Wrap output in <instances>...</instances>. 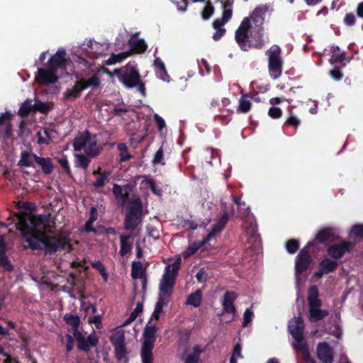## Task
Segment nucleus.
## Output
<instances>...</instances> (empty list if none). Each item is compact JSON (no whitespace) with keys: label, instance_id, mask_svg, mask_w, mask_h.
I'll list each match as a JSON object with an SVG mask.
<instances>
[{"label":"nucleus","instance_id":"de8ad7c7","mask_svg":"<svg viewBox=\"0 0 363 363\" xmlns=\"http://www.w3.org/2000/svg\"><path fill=\"white\" fill-rule=\"evenodd\" d=\"M298 242L296 240L294 239L287 241L286 243V250L290 254L295 253L298 250Z\"/></svg>","mask_w":363,"mask_h":363},{"label":"nucleus","instance_id":"c9c22d12","mask_svg":"<svg viewBox=\"0 0 363 363\" xmlns=\"http://www.w3.org/2000/svg\"><path fill=\"white\" fill-rule=\"evenodd\" d=\"M205 4L204 8L201 12V16L203 21H208L213 15L215 12V7L211 0H208Z\"/></svg>","mask_w":363,"mask_h":363},{"label":"nucleus","instance_id":"6ab92c4d","mask_svg":"<svg viewBox=\"0 0 363 363\" xmlns=\"http://www.w3.org/2000/svg\"><path fill=\"white\" fill-rule=\"evenodd\" d=\"M228 220L229 216L228 213L224 212L218 221L213 225L211 232L207 234V239L211 240L217 233H220L225 228Z\"/></svg>","mask_w":363,"mask_h":363},{"label":"nucleus","instance_id":"58836bf2","mask_svg":"<svg viewBox=\"0 0 363 363\" xmlns=\"http://www.w3.org/2000/svg\"><path fill=\"white\" fill-rule=\"evenodd\" d=\"M0 266L8 272L13 270V266L4 252H0Z\"/></svg>","mask_w":363,"mask_h":363},{"label":"nucleus","instance_id":"1a4fd4ad","mask_svg":"<svg viewBox=\"0 0 363 363\" xmlns=\"http://www.w3.org/2000/svg\"><path fill=\"white\" fill-rule=\"evenodd\" d=\"M113 74L119 77L123 83L128 88L137 86L140 81V75L138 69L130 63L120 69H115Z\"/></svg>","mask_w":363,"mask_h":363},{"label":"nucleus","instance_id":"0eeeda50","mask_svg":"<svg viewBox=\"0 0 363 363\" xmlns=\"http://www.w3.org/2000/svg\"><path fill=\"white\" fill-rule=\"evenodd\" d=\"M156 325H147L144 330V341L141 348L142 363H152V350L156 339Z\"/></svg>","mask_w":363,"mask_h":363},{"label":"nucleus","instance_id":"9b49d317","mask_svg":"<svg viewBox=\"0 0 363 363\" xmlns=\"http://www.w3.org/2000/svg\"><path fill=\"white\" fill-rule=\"evenodd\" d=\"M73 336L76 340L78 349L84 352H88L91 347H96L99 343V339L94 334H91L85 338L79 332L73 333Z\"/></svg>","mask_w":363,"mask_h":363},{"label":"nucleus","instance_id":"7ed1b4c3","mask_svg":"<svg viewBox=\"0 0 363 363\" xmlns=\"http://www.w3.org/2000/svg\"><path fill=\"white\" fill-rule=\"evenodd\" d=\"M73 147L75 151L84 150L85 155L89 157H97L102 150L97 135L91 134L88 130L79 132L73 140Z\"/></svg>","mask_w":363,"mask_h":363},{"label":"nucleus","instance_id":"e433bc0d","mask_svg":"<svg viewBox=\"0 0 363 363\" xmlns=\"http://www.w3.org/2000/svg\"><path fill=\"white\" fill-rule=\"evenodd\" d=\"M308 301L309 306L321 304V301L318 298V291L316 286H313L309 289Z\"/></svg>","mask_w":363,"mask_h":363},{"label":"nucleus","instance_id":"f3484780","mask_svg":"<svg viewBox=\"0 0 363 363\" xmlns=\"http://www.w3.org/2000/svg\"><path fill=\"white\" fill-rule=\"evenodd\" d=\"M311 263V258L306 249H303L296 257V270L297 273L305 271Z\"/></svg>","mask_w":363,"mask_h":363},{"label":"nucleus","instance_id":"603ef678","mask_svg":"<svg viewBox=\"0 0 363 363\" xmlns=\"http://www.w3.org/2000/svg\"><path fill=\"white\" fill-rule=\"evenodd\" d=\"M143 306L142 303H138L135 308L131 312L130 320H135L138 316L139 313L143 311Z\"/></svg>","mask_w":363,"mask_h":363},{"label":"nucleus","instance_id":"69168bd1","mask_svg":"<svg viewBox=\"0 0 363 363\" xmlns=\"http://www.w3.org/2000/svg\"><path fill=\"white\" fill-rule=\"evenodd\" d=\"M225 23H227V22L223 18H218L213 21L212 26L214 29L223 28Z\"/></svg>","mask_w":363,"mask_h":363},{"label":"nucleus","instance_id":"c756f323","mask_svg":"<svg viewBox=\"0 0 363 363\" xmlns=\"http://www.w3.org/2000/svg\"><path fill=\"white\" fill-rule=\"evenodd\" d=\"M202 299L201 290L197 289L195 292L190 294L186 301V305L193 306L195 308L200 306Z\"/></svg>","mask_w":363,"mask_h":363},{"label":"nucleus","instance_id":"3c124183","mask_svg":"<svg viewBox=\"0 0 363 363\" xmlns=\"http://www.w3.org/2000/svg\"><path fill=\"white\" fill-rule=\"evenodd\" d=\"M174 4H176L178 10L183 12L186 11L188 6V0H171Z\"/></svg>","mask_w":363,"mask_h":363},{"label":"nucleus","instance_id":"f03ea898","mask_svg":"<svg viewBox=\"0 0 363 363\" xmlns=\"http://www.w3.org/2000/svg\"><path fill=\"white\" fill-rule=\"evenodd\" d=\"M269 10L267 5L258 6L250 16L242 19L235 33V40L242 50L248 51L264 43L263 24Z\"/></svg>","mask_w":363,"mask_h":363},{"label":"nucleus","instance_id":"5701e85b","mask_svg":"<svg viewBox=\"0 0 363 363\" xmlns=\"http://www.w3.org/2000/svg\"><path fill=\"white\" fill-rule=\"evenodd\" d=\"M321 304H315L310 306V315L309 318L311 321L315 322L323 319L328 315V312L325 310H320V306Z\"/></svg>","mask_w":363,"mask_h":363},{"label":"nucleus","instance_id":"052dcab7","mask_svg":"<svg viewBox=\"0 0 363 363\" xmlns=\"http://www.w3.org/2000/svg\"><path fill=\"white\" fill-rule=\"evenodd\" d=\"M107 176L105 174H101L96 181L93 183V185L95 187H103L105 184V180L106 179Z\"/></svg>","mask_w":363,"mask_h":363},{"label":"nucleus","instance_id":"6e6d98bb","mask_svg":"<svg viewBox=\"0 0 363 363\" xmlns=\"http://www.w3.org/2000/svg\"><path fill=\"white\" fill-rule=\"evenodd\" d=\"M247 242L251 245H253L255 247L258 246L259 245V243H260V236H259V235L257 234V235H250L247 238Z\"/></svg>","mask_w":363,"mask_h":363},{"label":"nucleus","instance_id":"cd10ccee","mask_svg":"<svg viewBox=\"0 0 363 363\" xmlns=\"http://www.w3.org/2000/svg\"><path fill=\"white\" fill-rule=\"evenodd\" d=\"M64 320L65 323L72 327V330L73 333H79V325H80V318L77 315L72 314H66L64 316Z\"/></svg>","mask_w":363,"mask_h":363},{"label":"nucleus","instance_id":"f257e3e1","mask_svg":"<svg viewBox=\"0 0 363 363\" xmlns=\"http://www.w3.org/2000/svg\"><path fill=\"white\" fill-rule=\"evenodd\" d=\"M16 227L32 250H43L47 254L53 255L67 247H71L68 236L55 233L48 220L41 215L21 217Z\"/></svg>","mask_w":363,"mask_h":363},{"label":"nucleus","instance_id":"bf43d9fd","mask_svg":"<svg viewBox=\"0 0 363 363\" xmlns=\"http://www.w3.org/2000/svg\"><path fill=\"white\" fill-rule=\"evenodd\" d=\"M65 337H66V340H67L66 350H67V352H69L74 348V339H73V337L71 335H69V334H67L65 335Z\"/></svg>","mask_w":363,"mask_h":363},{"label":"nucleus","instance_id":"a878e982","mask_svg":"<svg viewBox=\"0 0 363 363\" xmlns=\"http://www.w3.org/2000/svg\"><path fill=\"white\" fill-rule=\"evenodd\" d=\"M128 44L131 48V50L136 53H143L147 49V45L143 39L133 40L130 39Z\"/></svg>","mask_w":363,"mask_h":363},{"label":"nucleus","instance_id":"8fccbe9b","mask_svg":"<svg viewBox=\"0 0 363 363\" xmlns=\"http://www.w3.org/2000/svg\"><path fill=\"white\" fill-rule=\"evenodd\" d=\"M145 137H146V133H144V134L133 133L130 138V143L133 145H137L138 143L142 142L145 139Z\"/></svg>","mask_w":363,"mask_h":363},{"label":"nucleus","instance_id":"864d4df0","mask_svg":"<svg viewBox=\"0 0 363 363\" xmlns=\"http://www.w3.org/2000/svg\"><path fill=\"white\" fill-rule=\"evenodd\" d=\"M330 76L335 80L339 81L343 77V74L338 67H335L329 72Z\"/></svg>","mask_w":363,"mask_h":363},{"label":"nucleus","instance_id":"f704fd0d","mask_svg":"<svg viewBox=\"0 0 363 363\" xmlns=\"http://www.w3.org/2000/svg\"><path fill=\"white\" fill-rule=\"evenodd\" d=\"M334 235V230L330 228H325L320 230L315 236L318 242H324L330 239Z\"/></svg>","mask_w":363,"mask_h":363},{"label":"nucleus","instance_id":"f8f14e48","mask_svg":"<svg viewBox=\"0 0 363 363\" xmlns=\"http://www.w3.org/2000/svg\"><path fill=\"white\" fill-rule=\"evenodd\" d=\"M237 298L238 294L235 291H226L224 294L223 298L222 300L223 311L221 313L218 314V315H222L224 313L231 314L232 316L228 322L233 321L235 319L236 314V308L234 305V301Z\"/></svg>","mask_w":363,"mask_h":363},{"label":"nucleus","instance_id":"bb28decb","mask_svg":"<svg viewBox=\"0 0 363 363\" xmlns=\"http://www.w3.org/2000/svg\"><path fill=\"white\" fill-rule=\"evenodd\" d=\"M154 65L157 68L156 74L157 77L163 81H168L169 76L167 74L164 62L160 58H156L154 61Z\"/></svg>","mask_w":363,"mask_h":363},{"label":"nucleus","instance_id":"2f4dec72","mask_svg":"<svg viewBox=\"0 0 363 363\" xmlns=\"http://www.w3.org/2000/svg\"><path fill=\"white\" fill-rule=\"evenodd\" d=\"M331 62L339 64L342 63L345 60H346V56L345 52H340V48L338 46H333L331 48Z\"/></svg>","mask_w":363,"mask_h":363},{"label":"nucleus","instance_id":"6e6552de","mask_svg":"<svg viewBox=\"0 0 363 363\" xmlns=\"http://www.w3.org/2000/svg\"><path fill=\"white\" fill-rule=\"evenodd\" d=\"M101 80L99 77L95 74L88 80L79 79L77 80L72 89H67L64 93L65 99H76L81 96L82 91L91 86L92 88H96L100 85Z\"/></svg>","mask_w":363,"mask_h":363},{"label":"nucleus","instance_id":"a211bd4d","mask_svg":"<svg viewBox=\"0 0 363 363\" xmlns=\"http://www.w3.org/2000/svg\"><path fill=\"white\" fill-rule=\"evenodd\" d=\"M317 355L323 363H331L333 357L331 350L328 344L321 342L317 347Z\"/></svg>","mask_w":363,"mask_h":363},{"label":"nucleus","instance_id":"473e14b6","mask_svg":"<svg viewBox=\"0 0 363 363\" xmlns=\"http://www.w3.org/2000/svg\"><path fill=\"white\" fill-rule=\"evenodd\" d=\"M130 52H123L119 54H111L110 57L104 61V65H112L117 62H120L122 60L130 56Z\"/></svg>","mask_w":363,"mask_h":363},{"label":"nucleus","instance_id":"4c0bfd02","mask_svg":"<svg viewBox=\"0 0 363 363\" xmlns=\"http://www.w3.org/2000/svg\"><path fill=\"white\" fill-rule=\"evenodd\" d=\"M91 265L93 268L97 269L105 281L108 280V274L106 272L104 264L100 260L91 262Z\"/></svg>","mask_w":363,"mask_h":363},{"label":"nucleus","instance_id":"13d9d810","mask_svg":"<svg viewBox=\"0 0 363 363\" xmlns=\"http://www.w3.org/2000/svg\"><path fill=\"white\" fill-rule=\"evenodd\" d=\"M216 30V31L213 33L212 38H213V40L218 41L226 33V29L223 28H217Z\"/></svg>","mask_w":363,"mask_h":363},{"label":"nucleus","instance_id":"774afa93","mask_svg":"<svg viewBox=\"0 0 363 363\" xmlns=\"http://www.w3.org/2000/svg\"><path fill=\"white\" fill-rule=\"evenodd\" d=\"M196 278L199 282H205L207 279V275L203 269H201L196 274Z\"/></svg>","mask_w":363,"mask_h":363},{"label":"nucleus","instance_id":"4468645a","mask_svg":"<svg viewBox=\"0 0 363 363\" xmlns=\"http://www.w3.org/2000/svg\"><path fill=\"white\" fill-rule=\"evenodd\" d=\"M57 71L50 67L48 69L39 68L38 70V76L36 81L40 84L48 85L54 84L57 82L59 77L56 75Z\"/></svg>","mask_w":363,"mask_h":363},{"label":"nucleus","instance_id":"9d476101","mask_svg":"<svg viewBox=\"0 0 363 363\" xmlns=\"http://www.w3.org/2000/svg\"><path fill=\"white\" fill-rule=\"evenodd\" d=\"M110 341L114 347V355L116 360L118 362L123 360L124 363H128V350L124 333L121 331L116 332L111 336Z\"/></svg>","mask_w":363,"mask_h":363},{"label":"nucleus","instance_id":"ea45409f","mask_svg":"<svg viewBox=\"0 0 363 363\" xmlns=\"http://www.w3.org/2000/svg\"><path fill=\"white\" fill-rule=\"evenodd\" d=\"M35 162L41 167L43 172L45 174H50L53 170V165L51 164V160H34Z\"/></svg>","mask_w":363,"mask_h":363},{"label":"nucleus","instance_id":"79ce46f5","mask_svg":"<svg viewBox=\"0 0 363 363\" xmlns=\"http://www.w3.org/2000/svg\"><path fill=\"white\" fill-rule=\"evenodd\" d=\"M252 104L250 100L242 96L240 99V104L238 111L240 113H247L251 108Z\"/></svg>","mask_w":363,"mask_h":363},{"label":"nucleus","instance_id":"7c9ffc66","mask_svg":"<svg viewBox=\"0 0 363 363\" xmlns=\"http://www.w3.org/2000/svg\"><path fill=\"white\" fill-rule=\"evenodd\" d=\"M145 271L143 267V264L140 261H134L132 263L131 277L133 279H140L145 276Z\"/></svg>","mask_w":363,"mask_h":363},{"label":"nucleus","instance_id":"09e8293b","mask_svg":"<svg viewBox=\"0 0 363 363\" xmlns=\"http://www.w3.org/2000/svg\"><path fill=\"white\" fill-rule=\"evenodd\" d=\"M350 236L363 238V225H354L351 229Z\"/></svg>","mask_w":363,"mask_h":363},{"label":"nucleus","instance_id":"b1692460","mask_svg":"<svg viewBox=\"0 0 363 363\" xmlns=\"http://www.w3.org/2000/svg\"><path fill=\"white\" fill-rule=\"evenodd\" d=\"M169 300L170 298H169L159 296L151 318L158 320L160 319V315L163 312L164 306L169 302Z\"/></svg>","mask_w":363,"mask_h":363},{"label":"nucleus","instance_id":"dca6fc26","mask_svg":"<svg viewBox=\"0 0 363 363\" xmlns=\"http://www.w3.org/2000/svg\"><path fill=\"white\" fill-rule=\"evenodd\" d=\"M57 131L50 126L44 127L38 133V143L49 145L57 137Z\"/></svg>","mask_w":363,"mask_h":363},{"label":"nucleus","instance_id":"a19ab883","mask_svg":"<svg viewBox=\"0 0 363 363\" xmlns=\"http://www.w3.org/2000/svg\"><path fill=\"white\" fill-rule=\"evenodd\" d=\"M320 267H322V272L329 273L336 268L337 262L326 259L321 262Z\"/></svg>","mask_w":363,"mask_h":363},{"label":"nucleus","instance_id":"39448f33","mask_svg":"<svg viewBox=\"0 0 363 363\" xmlns=\"http://www.w3.org/2000/svg\"><path fill=\"white\" fill-rule=\"evenodd\" d=\"M143 203L140 198L131 200L124 219V229L134 230L143 220Z\"/></svg>","mask_w":363,"mask_h":363},{"label":"nucleus","instance_id":"c85d7f7f","mask_svg":"<svg viewBox=\"0 0 363 363\" xmlns=\"http://www.w3.org/2000/svg\"><path fill=\"white\" fill-rule=\"evenodd\" d=\"M131 238L130 235H121L120 236V251L119 253L121 256H125L130 252L132 250V245L128 242L129 239Z\"/></svg>","mask_w":363,"mask_h":363},{"label":"nucleus","instance_id":"20e7f679","mask_svg":"<svg viewBox=\"0 0 363 363\" xmlns=\"http://www.w3.org/2000/svg\"><path fill=\"white\" fill-rule=\"evenodd\" d=\"M181 264V259L179 258L172 264L165 267L164 272L160 280L159 295L170 298L173 293V288L175 284L176 277Z\"/></svg>","mask_w":363,"mask_h":363},{"label":"nucleus","instance_id":"4be33fe9","mask_svg":"<svg viewBox=\"0 0 363 363\" xmlns=\"http://www.w3.org/2000/svg\"><path fill=\"white\" fill-rule=\"evenodd\" d=\"M12 114L10 112L1 113L0 116V127L5 125L4 138H10L12 136V125L11 123Z\"/></svg>","mask_w":363,"mask_h":363},{"label":"nucleus","instance_id":"e2e57ef3","mask_svg":"<svg viewBox=\"0 0 363 363\" xmlns=\"http://www.w3.org/2000/svg\"><path fill=\"white\" fill-rule=\"evenodd\" d=\"M154 118H155V121L157 125V128H158V130L160 131H162V129L165 127L166 124H165V121H164V119L160 117L159 115L157 114H155L154 116Z\"/></svg>","mask_w":363,"mask_h":363},{"label":"nucleus","instance_id":"a18cd8bd","mask_svg":"<svg viewBox=\"0 0 363 363\" xmlns=\"http://www.w3.org/2000/svg\"><path fill=\"white\" fill-rule=\"evenodd\" d=\"M253 317L254 313L252 309L247 308L243 314L242 327H248L251 324Z\"/></svg>","mask_w":363,"mask_h":363},{"label":"nucleus","instance_id":"c03bdc74","mask_svg":"<svg viewBox=\"0 0 363 363\" xmlns=\"http://www.w3.org/2000/svg\"><path fill=\"white\" fill-rule=\"evenodd\" d=\"M117 149L120 153V159H131L132 155L128 152V147L125 143H120L117 145Z\"/></svg>","mask_w":363,"mask_h":363},{"label":"nucleus","instance_id":"393cba45","mask_svg":"<svg viewBox=\"0 0 363 363\" xmlns=\"http://www.w3.org/2000/svg\"><path fill=\"white\" fill-rule=\"evenodd\" d=\"M211 239H207V235L201 241H195L189 245L186 250V256H193L199 249L204 247Z\"/></svg>","mask_w":363,"mask_h":363},{"label":"nucleus","instance_id":"49530a36","mask_svg":"<svg viewBox=\"0 0 363 363\" xmlns=\"http://www.w3.org/2000/svg\"><path fill=\"white\" fill-rule=\"evenodd\" d=\"M257 225L253 221L245 223V231L248 237L252 235H257Z\"/></svg>","mask_w":363,"mask_h":363},{"label":"nucleus","instance_id":"0e129e2a","mask_svg":"<svg viewBox=\"0 0 363 363\" xmlns=\"http://www.w3.org/2000/svg\"><path fill=\"white\" fill-rule=\"evenodd\" d=\"M222 18H223L227 23L230 20L233 16V9L222 8Z\"/></svg>","mask_w":363,"mask_h":363},{"label":"nucleus","instance_id":"2eb2a0df","mask_svg":"<svg viewBox=\"0 0 363 363\" xmlns=\"http://www.w3.org/2000/svg\"><path fill=\"white\" fill-rule=\"evenodd\" d=\"M65 55V50L63 48L59 49L48 60L47 63L48 67H50L55 71H57L59 68L65 67L67 63Z\"/></svg>","mask_w":363,"mask_h":363},{"label":"nucleus","instance_id":"37998d69","mask_svg":"<svg viewBox=\"0 0 363 363\" xmlns=\"http://www.w3.org/2000/svg\"><path fill=\"white\" fill-rule=\"evenodd\" d=\"M34 111H38L43 113H46L49 111L50 108L48 104L43 102L38 99H36L33 105Z\"/></svg>","mask_w":363,"mask_h":363},{"label":"nucleus","instance_id":"338daca9","mask_svg":"<svg viewBox=\"0 0 363 363\" xmlns=\"http://www.w3.org/2000/svg\"><path fill=\"white\" fill-rule=\"evenodd\" d=\"M206 150L211 153V159H215L216 157L220 158L221 157L220 151L217 148L213 147H206Z\"/></svg>","mask_w":363,"mask_h":363},{"label":"nucleus","instance_id":"5fc2aeb1","mask_svg":"<svg viewBox=\"0 0 363 363\" xmlns=\"http://www.w3.org/2000/svg\"><path fill=\"white\" fill-rule=\"evenodd\" d=\"M356 18L354 13H346L344 18V23L348 26H352L355 23Z\"/></svg>","mask_w":363,"mask_h":363},{"label":"nucleus","instance_id":"412c9836","mask_svg":"<svg viewBox=\"0 0 363 363\" xmlns=\"http://www.w3.org/2000/svg\"><path fill=\"white\" fill-rule=\"evenodd\" d=\"M350 245L347 242H343L340 245H335L330 246L328 249V253L333 258L337 259L341 257L347 251L349 250Z\"/></svg>","mask_w":363,"mask_h":363},{"label":"nucleus","instance_id":"4d7b16f0","mask_svg":"<svg viewBox=\"0 0 363 363\" xmlns=\"http://www.w3.org/2000/svg\"><path fill=\"white\" fill-rule=\"evenodd\" d=\"M147 230L148 236L152 238L154 240H157L159 238L160 233L156 228L152 226H147Z\"/></svg>","mask_w":363,"mask_h":363},{"label":"nucleus","instance_id":"72a5a7b5","mask_svg":"<svg viewBox=\"0 0 363 363\" xmlns=\"http://www.w3.org/2000/svg\"><path fill=\"white\" fill-rule=\"evenodd\" d=\"M33 111H34L33 105L31 104V100L26 99L21 105L18 114L21 118L27 117Z\"/></svg>","mask_w":363,"mask_h":363},{"label":"nucleus","instance_id":"680f3d73","mask_svg":"<svg viewBox=\"0 0 363 363\" xmlns=\"http://www.w3.org/2000/svg\"><path fill=\"white\" fill-rule=\"evenodd\" d=\"M147 183L149 184V186L153 194L157 196L162 195V190L156 186L155 183L152 179H149Z\"/></svg>","mask_w":363,"mask_h":363},{"label":"nucleus","instance_id":"ddd939ff","mask_svg":"<svg viewBox=\"0 0 363 363\" xmlns=\"http://www.w3.org/2000/svg\"><path fill=\"white\" fill-rule=\"evenodd\" d=\"M132 191L133 186L130 184H125L121 186V185L114 184L112 192L117 203L121 206H123L128 201L129 195Z\"/></svg>","mask_w":363,"mask_h":363},{"label":"nucleus","instance_id":"aec40b11","mask_svg":"<svg viewBox=\"0 0 363 363\" xmlns=\"http://www.w3.org/2000/svg\"><path fill=\"white\" fill-rule=\"evenodd\" d=\"M281 50L276 45H274V79L281 76L283 60L281 57Z\"/></svg>","mask_w":363,"mask_h":363},{"label":"nucleus","instance_id":"423d86ee","mask_svg":"<svg viewBox=\"0 0 363 363\" xmlns=\"http://www.w3.org/2000/svg\"><path fill=\"white\" fill-rule=\"evenodd\" d=\"M289 330L294 341L293 345L301 350L304 357H308V349L303 337L304 323L300 317L291 319L289 322Z\"/></svg>","mask_w":363,"mask_h":363}]
</instances>
